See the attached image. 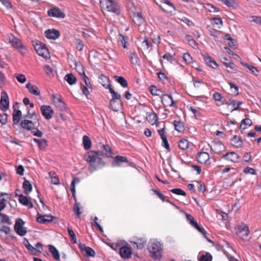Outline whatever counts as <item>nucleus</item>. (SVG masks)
I'll list each match as a JSON object with an SVG mask.
<instances>
[{
  "label": "nucleus",
  "instance_id": "5fc2aeb1",
  "mask_svg": "<svg viewBox=\"0 0 261 261\" xmlns=\"http://www.w3.org/2000/svg\"><path fill=\"white\" fill-rule=\"evenodd\" d=\"M152 43L149 42L146 38H145L142 42V46L144 50H149V47H152Z\"/></svg>",
  "mask_w": 261,
  "mask_h": 261
},
{
  "label": "nucleus",
  "instance_id": "6e6552de",
  "mask_svg": "<svg viewBox=\"0 0 261 261\" xmlns=\"http://www.w3.org/2000/svg\"><path fill=\"white\" fill-rule=\"evenodd\" d=\"M237 234L242 240H246L249 234V227L247 225L242 224L237 227Z\"/></svg>",
  "mask_w": 261,
  "mask_h": 261
},
{
  "label": "nucleus",
  "instance_id": "72a5a7b5",
  "mask_svg": "<svg viewBox=\"0 0 261 261\" xmlns=\"http://www.w3.org/2000/svg\"><path fill=\"white\" fill-rule=\"evenodd\" d=\"M252 124V121L249 118H245L242 120L241 124L240 125V130H244L250 126Z\"/></svg>",
  "mask_w": 261,
  "mask_h": 261
},
{
  "label": "nucleus",
  "instance_id": "393cba45",
  "mask_svg": "<svg viewBox=\"0 0 261 261\" xmlns=\"http://www.w3.org/2000/svg\"><path fill=\"white\" fill-rule=\"evenodd\" d=\"M146 119L151 125H154L158 121V116L154 112H147Z\"/></svg>",
  "mask_w": 261,
  "mask_h": 261
},
{
  "label": "nucleus",
  "instance_id": "338daca9",
  "mask_svg": "<svg viewBox=\"0 0 261 261\" xmlns=\"http://www.w3.org/2000/svg\"><path fill=\"white\" fill-rule=\"evenodd\" d=\"M227 69V71L230 73H236L237 71V66L233 64V63L232 64V65H230Z\"/></svg>",
  "mask_w": 261,
  "mask_h": 261
},
{
  "label": "nucleus",
  "instance_id": "39448f33",
  "mask_svg": "<svg viewBox=\"0 0 261 261\" xmlns=\"http://www.w3.org/2000/svg\"><path fill=\"white\" fill-rule=\"evenodd\" d=\"M79 67L81 68V71L79 72V74L83 75V80L85 83V85H83L82 87L83 93L84 94L87 96L89 94L88 89H91L92 86L88 77L85 73L83 66L82 65H80Z\"/></svg>",
  "mask_w": 261,
  "mask_h": 261
},
{
  "label": "nucleus",
  "instance_id": "e433bc0d",
  "mask_svg": "<svg viewBox=\"0 0 261 261\" xmlns=\"http://www.w3.org/2000/svg\"><path fill=\"white\" fill-rule=\"evenodd\" d=\"M22 188L24 191V192L25 194H30L32 190V186L30 182L25 179L22 185Z\"/></svg>",
  "mask_w": 261,
  "mask_h": 261
},
{
  "label": "nucleus",
  "instance_id": "69168bd1",
  "mask_svg": "<svg viewBox=\"0 0 261 261\" xmlns=\"http://www.w3.org/2000/svg\"><path fill=\"white\" fill-rule=\"evenodd\" d=\"M0 122L2 124H5L7 122V115L6 113L0 114Z\"/></svg>",
  "mask_w": 261,
  "mask_h": 261
},
{
  "label": "nucleus",
  "instance_id": "473e14b6",
  "mask_svg": "<svg viewBox=\"0 0 261 261\" xmlns=\"http://www.w3.org/2000/svg\"><path fill=\"white\" fill-rule=\"evenodd\" d=\"M16 196H18V200L20 203L23 205H28L29 204L32 205L31 200V199L28 198L26 196H24L22 194L18 195L17 193H16Z\"/></svg>",
  "mask_w": 261,
  "mask_h": 261
},
{
  "label": "nucleus",
  "instance_id": "5701e85b",
  "mask_svg": "<svg viewBox=\"0 0 261 261\" xmlns=\"http://www.w3.org/2000/svg\"><path fill=\"white\" fill-rule=\"evenodd\" d=\"M159 134L162 139V145L168 151L170 150L169 144L168 143L167 137L165 135V128H163L158 130Z\"/></svg>",
  "mask_w": 261,
  "mask_h": 261
},
{
  "label": "nucleus",
  "instance_id": "7ed1b4c3",
  "mask_svg": "<svg viewBox=\"0 0 261 261\" xmlns=\"http://www.w3.org/2000/svg\"><path fill=\"white\" fill-rule=\"evenodd\" d=\"M100 3L103 7H106L107 10L110 12L113 13L117 15L121 13L120 7L117 2L113 0H105L103 2H100Z\"/></svg>",
  "mask_w": 261,
  "mask_h": 261
},
{
  "label": "nucleus",
  "instance_id": "de8ad7c7",
  "mask_svg": "<svg viewBox=\"0 0 261 261\" xmlns=\"http://www.w3.org/2000/svg\"><path fill=\"white\" fill-rule=\"evenodd\" d=\"M43 70L46 73V74L50 77L54 76V74L53 68L51 67L49 65H44L43 66Z\"/></svg>",
  "mask_w": 261,
  "mask_h": 261
},
{
  "label": "nucleus",
  "instance_id": "2f4dec72",
  "mask_svg": "<svg viewBox=\"0 0 261 261\" xmlns=\"http://www.w3.org/2000/svg\"><path fill=\"white\" fill-rule=\"evenodd\" d=\"M23 103L25 106H29V107H27V110L28 111V114L27 115H24V117L25 118H32V114L30 112V109L29 108H33V103H31L29 99L27 97H25L23 99Z\"/></svg>",
  "mask_w": 261,
  "mask_h": 261
},
{
  "label": "nucleus",
  "instance_id": "7c9ffc66",
  "mask_svg": "<svg viewBox=\"0 0 261 261\" xmlns=\"http://www.w3.org/2000/svg\"><path fill=\"white\" fill-rule=\"evenodd\" d=\"M48 248L53 257L56 260H59L60 259V253L57 249L52 245H48Z\"/></svg>",
  "mask_w": 261,
  "mask_h": 261
},
{
  "label": "nucleus",
  "instance_id": "20e7f679",
  "mask_svg": "<svg viewBox=\"0 0 261 261\" xmlns=\"http://www.w3.org/2000/svg\"><path fill=\"white\" fill-rule=\"evenodd\" d=\"M37 54L45 60L50 58V53L46 45L43 43H36L34 46Z\"/></svg>",
  "mask_w": 261,
  "mask_h": 261
},
{
  "label": "nucleus",
  "instance_id": "9b49d317",
  "mask_svg": "<svg viewBox=\"0 0 261 261\" xmlns=\"http://www.w3.org/2000/svg\"><path fill=\"white\" fill-rule=\"evenodd\" d=\"M0 103L1 109L3 111L5 112L8 109L9 107V97L7 94L5 92H3L1 93Z\"/></svg>",
  "mask_w": 261,
  "mask_h": 261
},
{
  "label": "nucleus",
  "instance_id": "ea45409f",
  "mask_svg": "<svg viewBox=\"0 0 261 261\" xmlns=\"http://www.w3.org/2000/svg\"><path fill=\"white\" fill-rule=\"evenodd\" d=\"M114 79L115 81L120 84L122 87L125 88L127 87V82L123 76L115 75L114 76Z\"/></svg>",
  "mask_w": 261,
  "mask_h": 261
},
{
  "label": "nucleus",
  "instance_id": "f257e3e1",
  "mask_svg": "<svg viewBox=\"0 0 261 261\" xmlns=\"http://www.w3.org/2000/svg\"><path fill=\"white\" fill-rule=\"evenodd\" d=\"M103 156V153L100 151L91 150L86 153L84 156V159L89 163V170L91 172L105 166V163L102 160Z\"/></svg>",
  "mask_w": 261,
  "mask_h": 261
},
{
  "label": "nucleus",
  "instance_id": "4d7b16f0",
  "mask_svg": "<svg viewBox=\"0 0 261 261\" xmlns=\"http://www.w3.org/2000/svg\"><path fill=\"white\" fill-rule=\"evenodd\" d=\"M170 191L172 193L176 195H182L184 196H185L186 195V192L181 189L175 188L171 190Z\"/></svg>",
  "mask_w": 261,
  "mask_h": 261
},
{
  "label": "nucleus",
  "instance_id": "f03ea898",
  "mask_svg": "<svg viewBox=\"0 0 261 261\" xmlns=\"http://www.w3.org/2000/svg\"><path fill=\"white\" fill-rule=\"evenodd\" d=\"M148 250L151 257L154 260H160L163 251V245L159 242L154 241L150 243Z\"/></svg>",
  "mask_w": 261,
  "mask_h": 261
},
{
  "label": "nucleus",
  "instance_id": "a18cd8bd",
  "mask_svg": "<svg viewBox=\"0 0 261 261\" xmlns=\"http://www.w3.org/2000/svg\"><path fill=\"white\" fill-rule=\"evenodd\" d=\"M80 203L79 202L76 201L74 204L73 210L77 218H80L81 214L82 213V212L80 211Z\"/></svg>",
  "mask_w": 261,
  "mask_h": 261
},
{
  "label": "nucleus",
  "instance_id": "e2e57ef3",
  "mask_svg": "<svg viewBox=\"0 0 261 261\" xmlns=\"http://www.w3.org/2000/svg\"><path fill=\"white\" fill-rule=\"evenodd\" d=\"M243 65L249 69L254 74H256L258 72L257 68L254 66L250 65L248 64H244Z\"/></svg>",
  "mask_w": 261,
  "mask_h": 261
},
{
  "label": "nucleus",
  "instance_id": "49530a36",
  "mask_svg": "<svg viewBox=\"0 0 261 261\" xmlns=\"http://www.w3.org/2000/svg\"><path fill=\"white\" fill-rule=\"evenodd\" d=\"M178 147L182 150H186L189 147V141L186 139H181L178 142Z\"/></svg>",
  "mask_w": 261,
  "mask_h": 261
},
{
  "label": "nucleus",
  "instance_id": "c9c22d12",
  "mask_svg": "<svg viewBox=\"0 0 261 261\" xmlns=\"http://www.w3.org/2000/svg\"><path fill=\"white\" fill-rule=\"evenodd\" d=\"M34 141L37 144L40 150H44L47 146V141L44 139H37L34 138Z\"/></svg>",
  "mask_w": 261,
  "mask_h": 261
},
{
  "label": "nucleus",
  "instance_id": "4468645a",
  "mask_svg": "<svg viewBox=\"0 0 261 261\" xmlns=\"http://www.w3.org/2000/svg\"><path fill=\"white\" fill-rule=\"evenodd\" d=\"M41 111L42 115L47 120L51 119L53 117L54 113V110L50 106L45 105L41 106Z\"/></svg>",
  "mask_w": 261,
  "mask_h": 261
},
{
  "label": "nucleus",
  "instance_id": "c03bdc74",
  "mask_svg": "<svg viewBox=\"0 0 261 261\" xmlns=\"http://www.w3.org/2000/svg\"><path fill=\"white\" fill-rule=\"evenodd\" d=\"M21 126L27 129L30 130L32 128L33 123L31 120L24 119L21 122Z\"/></svg>",
  "mask_w": 261,
  "mask_h": 261
},
{
  "label": "nucleus",
  "instance_id": "f8f14e48",
  "mask_svg": "<svg viewBox=\"0 0 261 261\" xmlns=\"http://www.w3.org/2000/svg\"><path fill=\"white\" fill-rule=\"evenodd\" d=\"M132 239V241H130V242L137 249H141L144 248L146 243V240L145 238L134 237Z\"/></svg>",
  "mask_w": 261,
  "mask_h": 261
},
{
  "label": "nucleus",
  "instance_id": "dca6fc26",
  "mask_svg": "<svg viewBox=\"0 0 261 261\" xmlns=\"http://www.w3.org/2000/svg\"><path fill=\"white\" fill-rule=\"evenodd\" d=\"M44 34L47 38L52 40H56L60 36V31L54 29L46 30Z\"/></svg>",
  "mask_w": 261,
  "mask_h": 261
},
{
  "label": "nucleus",
  "instance_id": "c85d7f7f",
  "mask_svg": "<svg viewBox=\"0 0 261 261\" xmlns=\"http://www.w3.org/2000/svg\"><path fill=\"white\" fill-rule=\"evenodd\" d=\"M203 58L205 63L213 68H216L218 67V65L215 61L208 55H204Z\"/></svg>",
  "mask_w": 261,
  "mask_h": 261
},
{
  "label": "nucleus",
  "instance_id": "a19ab883",
  "mask_svg": "<svg viewBox=\"0 0 261 261\" xmlns=\"http://www.w3.org/2000/svg\"><path fill=\"white\" fill-rule=\"evenodd\" d=\"M83 143L84 148L86 150H88L91 147V141L87 136H83Z\"/></svg>",
  "mask_w": 261,
  "mask_h": 261
},
{
  "label": "nucleus",
  "instance_id": "aec40b11",
  "mask_svg": "<svg viewBox=\"0 0 261 261\" xmlns=\"http://www.w3.org/2000/svg\"><path fill=\"white\" fill-rule=\"evenodd\" d=\"M123 163L128 164L127 159L125 156L120 155L116 156L112 163L113 167H119L123 165Z\"/></svg>",
  "mask_w": 261,
  "mask_h": 261
},
{
  "label": "nucleus",
  "instance_id": "0eeeda50",
  "mask_svg": "<svg viewBox=\"0 0 261 261\" xmlns=\"http://www.w3.org/2000/svg\"><path fill=\"white\" fill-rule=\"evenodd\" d=\"M119 253L121 257L123 259H129L132 254V248L128 244L121 246L119 248Z\"/></svg>",
  "mask_w": 261,
  "mask_h": 261
},
{
  "label": "nucleus",
  "instance_id": "c756f323",
  "mask_svg": "<svg viewBox=\"0 0 261 261\" xmlns=\"http://www.w3.org/2000/svg\"><path fill=\"white\" fill-rule=\"evenodd\" d=\"M99 83L106 89H109L111 87L108 77L103 74H101L99 76Z\"/></svg>",
  "mask_w": 261,
  "mask_h": 261
},
{
  "label": "nucleus",
  "instance_id": "37998d69",
  "mask_svg": "<svg viewBox=\"0 0 261 261\" xmlns=\"http://www.w3.org/2000/svg\"><path fill=\"white\" fill-rule=\"evenodd\" d=\"M129 60L132 64H138L140 62V59L138 57L137 53L134 51L130 53Z\"/></svg>",
  "mask_w": 261,
  "mask_h": 261
},
{
  "label": "nucleus",
  "instance_id": "bf43d9fd",
  "mask_svg": "<svg viewBox=\"0 0 261 261\" xmlns=\"http://www.w3.org/2000/svg\"><path fill=\"white\" fill-rule=\"evenodd\" d=\"M206 9L211 12H217L219 9L211 4H207Z\"/></svg>",
  "mask_w": 261,
  "mask_h": 261
},
{
  "label": "nucleus",
  "instance_id": "774afa93",
  "mask_svg": "<svg viewBox=\"0 0 261 261\" xmlns=\"http://www.w3.org/2000/svg\"><path fill=\"white\" fill-rule=\"evenodd\" d=\"M251 19L250 20V21L254 22L258 24H261V17H258V16H251L250 17Z\"/></svg>",
  "mask_w": 261,
  "mask_h": 261
},
{
  "label": "nucleus",
  "instance_id": "412c9836",
  "mask_svg": "<svg viewBox=\"0 0 261 261\" xmlns=\"http://www.w3.org/2000/svg\"><path fill=\"white\" fill-rule=\"evenodd\" d=\"M53 101L56 107L59 108L61 111L64 110L66 108L65 103L62 100L60 96L58 95H53Z\"/></svg>",
  "mask_w": 261,
  "mask_h": 261
},
{
  "label": "nucleus",
  "instance_id": "09e8293b",
  "mask_svg": "<svg viewBox=\"0 0 261 261\" xmlns=\"http://www.w3.org/2000/svg\"><path fill=\"white\" fill-rule=\"evenodd\" d=\"M102 147L105 151V154L107 157H112L113 151L111 148L108 145L102 144Z\"/></svg>",
  "mask_w": 261,
  "mask_h": 261
},
{
  "label": "nucleus",
  "instance_id": "13d9d810",
  "mask_svg": "<svg viewBox=\"0 0 261 261\" xmlns=\"http://www.w3.org/2000/svg\"><path fill=\"white\" fill-rule=\"evenodd\" d=\"M67 231L68 232V233L70 237V238H71L72 242L73 243H76V238L75 234L74 231H73V230L71 228L68 227Z\"/></svg>",
  "mask_w": 261,
  "mask_h": 261
},
{
  "label": "nucleus",
  "instance_id": "a878e982",
  "mask_svg": "<svg viewBox=\"0 0 261 261\" xmlns=\"http://www.w3.org/2000/svg\"><path fill=\"white\" fill-rule=\"evenodd\" d=\"M210 160V155L206 152H201L198 153L197 161L200 164H206Z\"/></svg>",
  "mask_w": 261,
  "mask_h": 261
},
{
  "label": "nucleus",
  "instance_id": "cd10ccee",
  "mask_svg": "<svg viewBox=\"0 0 261 261\" xmlns=\"http://www.w3.org/2000/svg\"><path fill=\"white\" fill-rule=\"evenodd\" d=\"M13 122L14 124H17L20 122L22 117V112L19 110H16L14 108L13 113Z\"/></svg>",
  "mask_w": 261,
  "mask_h": 261
},
{
  "label": "nucleus",
  "instance_id": "864d4df0",
  "mask_svg": "<svg viewBox=\"0 0 261 261\" xmlns=\"http://www.w3.org/2000/svg\"><path fill=\"white\" fill-rule=\"evenodd\" d=\"M0 221H1L3 223H5L8 224H11V222L10 219L9 217L4 214H2L0 213Z\"/></svg>",
  "mask_w": 261,
  "mask_h": 261
},
{
  "label": "nucleus",
  "instance_id": "680f3d73",
  "mask_svg": "<svg viewBox=\"0 0 261 261\" xmlns=\"http://www.w3.org/2000/svg\"><path fill=\"white\" fill-rule=\"evenodd\" d=\"M80 181V179L78 177H74L72 180L71 184L70 191L71 192H74L75 185L76 183H79Z\"/></svg>",
  "mask_w": 261,
  "mask_h": 261
},
{
  "label": "nucleus",
  "instance_id": "58836bf2",
  "mask_svg": "<svg viewBox=\"0 0 261 261\" xmlns=\"http://www.w3.org/2000/svg\"><path fill=\"white\" fill-rule=\"evenodd\" d=\"M133 21L138 25H140L144 21L141 13H135L133 16Z\"/></svg>",
  "mask_w": 261,
  "mask_h": 261
},
{
  "label": "nucleus",
  "instance_id": "79ce46f5",
  "mask_svg": "<svg viewBox=\"0 0 261 261\" xmlns=\"http://www.w3.org/2000/svg\"><path fill=\"white\" fill-rule=\"evenodd\" d=\"M64 79L71 85L75 84L76 82V77L72 73L66 74Z\"/></svg>",
  "mask_w": 261,
  "mask_h": 261
},
{
  "label": "nucleus",
  "instance_id": "4c0bfd02",
  "mask_svg": "<svg viewBox=\"0 0 261 261\" xmlns=\"http://www.w3.org/2000/svg\"><path fill=\"white\" fill-rule=\"evenodd\" d=\"M118 41L121 43V44L124 48H128V43L127 42V37L121 34H119L118 36Z\"/></svg>",
  "mask_w": 261,
  "mask_h": 261
},
{
  "label": "nucleus",
  "instance_id": "2eb2a0df",
  "mask_svg": "<svg viewBox=\"0 0 261 261\" xmlns=\"http://www.w3.org/2000/svg\"><path fill=\"white\" fill-rule=\"evenodd\" d=\"M24 222L20 219L17 220L15 225V231L20 236H24L26 232V229L23 227Z\"/></svg>",
  "mask_w": 261,
  "mask_h": 261
},
{
  "label": "nucleus",
  "instance_id": "6ab92c4d",
  "mask_svg": "<svg viewBox=\"0 0 261 261\" xmlns=\"http://www.w3.org/2000/svg\"><path fill=\"white\" fill-rule=\"evenodd\" d=\"M47 13L49 16L54 17L63 18L65 16V14L59 8L57 7L48 10Z\"/></svg>",
  "mask_w": 261,
  "mask_h": 261
},
{
  "label": "nucleus",
  "instance_id": "4be33fe9",
  "mask_svg": "<svg viewBox=\"0 0 261 261\" xmlns=\"http://www.w3.org/2000/svg\"><path fill=\"white\" fill-rule=\"evenodd\" d=\"M79 248L81 249L82 252L87 257L94 256L95 252L94 250L91 247H87L84 244H79Z\"/></svg>",
  "mask_w": 261,
  "mask_h": 261
},
{
  "label": "nucleus",
  "instance_id": "f704fd0d",
  "mask_svg": "<svg viewBox=\"0 0 261 261\" xmlns=\"http://www.w3.org/2000/svg\"><path fill=\"white\" fill-rule=\"evenodd\" d=\"M173 124L176 130L180 133L184 132L185 127L184 123L181 121L174 120L173 121Z\"/></svg>",
  "mask_w": 261,
  "mask_h": 261
},
{
  "label": "nucleus",
  "instance_id": "3c124183",
  "mask_svg": "<svg viewBox=\"0 0 261 261\" xmlns=\"http://www.w3.org/2000/svg\"><path fill=\"white\" fill-rule=\"evenodd\" d=\"M186 216L187 221L193 227L197 226L198 223L193 216L189 214H186Z\"/></svg>",
  "mask_w": 261,
  "mask_h": 261
},
{
  "label": "nucleus",
  "instance_id": "9d476101",
  "mask_svg": "<svg viewBox=\"0 0 261 261\" xmlns=\"http://www.w3.org/2000/svg\"><path fill=\"white\" fill-rule=\"evenodd\" d=\"M162 5H159L160 7L165 12L171 13L175 10L174 5L169 0H161Z\"/></svg>",
  "mask_w": 261,
  "mask_h": 261
},
{
  "label": "nucleus",
  "instance_id": "ddd939ff",
  "mask_svg": "<svg viewBox=\"0 0 261 261\" xmlns=\"http://www.w3.org/2000/svg\"><path fill=\"white\" fill-rule=\"evenodd\" d=\"M56 217L51 215H41L38 213L37 215L36 220L41 224H47L52 222Z\"/></svg>",
  "mask_w": 261,
  "mask_h": 261
},
{
  "label": "nucleus",
  "instance_id": "1a4fd4ad",
  "mask_svg": "<svg viewBox=\"0 0 261 261\" xmlns=\"http://www.w3.org/2000/svg\"><path fill=\"white\" fill-rule=\"evenodd\" d=\"M209 146L211 149L216 154H219L225 149L224 145L221 141L218 140L213 141Z\"/></svg>",
  "mask_w": 261,
  "mask_h": 261
},
{
  "label": "nucleus",
  "instance_id": "0e129e2a",
  "mask_svg": "<svg viewBox=\"0 0 261 261\" xmlns=\"http://www.w3.org/2000/svg\"><path fill=\"white\" fill-rule=\"evenodd\" d=\"M150 92L153 95H159V92H161V90L157 89L156 87L152 86L150 87Z\"/></svg>",
  "mask_w": 261,
  "mask_h": 261
},
{
  "label": "nucleus",
  "instance_id": "a211bd4d",
  "mask_svg": "<svg viewBox=\"0 0 261 261\" xmlns=\"http://www.w3.org/2000/svg\"><path fill=\"white\" fill-rule=\"evenodd\" d=\"M163 105L165 107L174 106V101L171 95L163 94L161 97Z\"/></svg>",
  "mask_w": 261,
  "mask_h": 261
},
{
  "label": "nucleus",
  "instance_id": "052dcab7",
  "mask_svg": "<svg viewBox=\"0 0 261 261\" xmlns=\"http://www.w3.org/2000/svg\"><path fill=\"white\" fill-rule=\"evenodd\" d=\"M182 58L187 63H190L192 62L193 58L189 53H185L183 55Z\"/></svg>",
  "mask_w": 261,
  "mask_h": 261
},
{
  "label": "nucleus",
  "instance_id": "6e6d98bb",
  "mask_svg": "<svg viewBox=\"0 0 261 261\" xmlns=\"http://www.w3.org/2000/svg\"><path fill=\"white\" fill-rule=\"evenodd\" d=\"M14 77L21 84L24 83L27 81L26 77L23 74L16 73L14 74Z\"/></svg>",
  "mask_w": 261,
  "mask_h": 261
},
{
  "label": "nucleus",
  "instance_id": "b1692460",
  "mask_svg": "<svg viewBox=\"0 0 261 261\" xmlns=\"http://www.w3.org/2000/svg\"><path fill=\"white\" fill-rule=\"evenodd\" d=\"M110 107L114 111L117 112L119 111L122 107V102L121 100H111L110 102Z\"/></svg>",
  "mask_w": 261,
  "mask_h": 261
},
{
  "label": "nucleus",
  "instance_id": "bb28decb",
  "mask_svg": "<svg viewBox=\"0 0 261 261\" xmlns=\"http://www.w3.org/2000/svg\"><path fill=\"white\" fill-rule=\"evenodd\" d=\"M231 145L236 148H241L243 146V142L242 139L237 136V135H234L233 138L230 140Z\"/></svg>",
  "mask_w": 261,
  "mask_h": 261
},
{
  "label": "nucleus",
  "instance_id": "8fccbe9b",
  "mask_svg": "<svg viewBox=\"0 0 261 261\" xmlns=\"http://www.w3.org/2000/svg\"><path fill=\"white\" fill-rule=\"evenodd\" d=\"M199 261H212V256L211 253L206 252L205 254H202L200 256Z\"/></svg>",
  "mask_w": 261,
  "mask_h": 261
},
{
  "label": "nucleus",
  "instance_id": "603ef678",
  "mask_svg": "<svg viewBox=\"0 0 261 261\" xmlns=\"http://www.w3.org/2000/svg\"><path fill=\"white\" fill-rule=\"evenodd\" d=\"M110 92L112 94V98L111 100H121V95L117 92H116L113 88L111 87L109 89Z\"/></svg>",
  "mask_w": 261,
  "mask_h": 261
},
{
  "label": "nucleus",
  "instance_id": "f3484780",
  "mask_svg": "<svg viewBox=\"0 0 261 261\" xmlns=\"http://www.w3.org/2000/svg\"><path fill=\"white\" fill-rule=\"evenodd\" d=\"M222 158L236 163L239 162L240 156L235 152L232 151L230 152H227L224 154L222 156Z\"/></svg>",
  "mask_w": 261,
  "mask_h": 261
},
{
  "label": "nucleus",
  "instance_id": "423d86ee",
  "mask_svg": "<svg viewBox=\"0 0 261 261\" xmlns=\"http://www.w3.org/2000/svg\"><path fill=\"white\" fill-rule=\"evenodd\" d=\"M8 37L9 43L12 45V46L23 53L24 50V47L22 44L21 41L12 34H9Z\"/></svg>",
  "mask_w": 261,
  "mask_h": 261
}]
</instances>
